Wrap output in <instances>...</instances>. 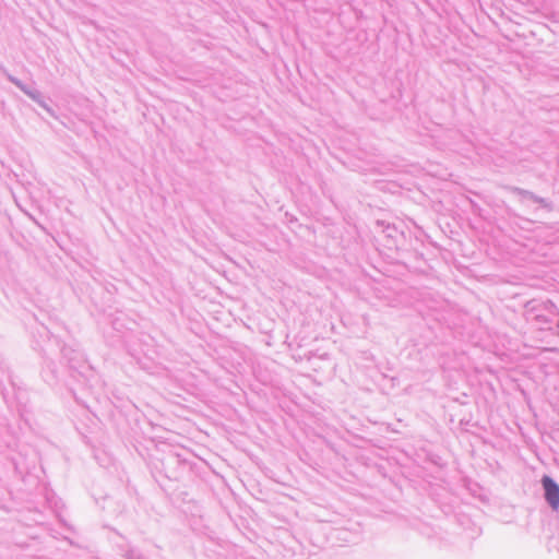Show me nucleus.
<instances>
[{
	"label": "nucleus",
	"mask_w": 559,
	"mask_h": 559,
	"mask_svg": "<svg viewBox=\"0 0 559 559\" xmlns=\"http://www.w3.org/2000/svg\"><path fill=\"white\" fill-rule=\"evenodd\" d=\"M542 484L545 490V499L554 510L559 509V485L549 476H544Z\"/></svg>",
	"instance_id": "nucleus-1"
}]
</instances>
